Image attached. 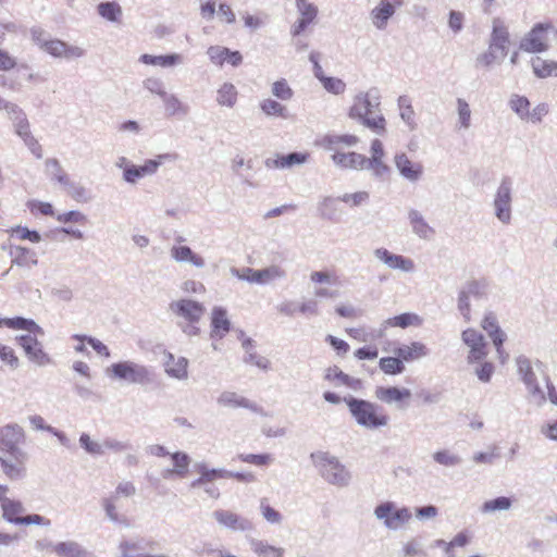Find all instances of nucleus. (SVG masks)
I'll list each match as a JSON object with an SVG mask.
<instances>
[{"label":"nucleus","instance_id":"1","mask_svg":"<svg viewBox=\"0 0 557 557\" xmlns=\"http://www.w3.org/2000/svg\"><path fill=\"white\" fill-rule=\"evenodd\" d=\"M25 441V431L18 423H8L0 428V467L12 481L26 476L28 454L22 448Z\"/></svg>","mask_w":557,"mask_h":557},{"label":"nucleus","instance_id":"2","mask_svg":"<svg viewBox=\"0 0 557 557\" xmlns=\"http://www.w3.org/2000/svg\"><path fill=\"white\" fill-rule=\"evenodd\" d=\"M348 115L377 134L385 132V119L381 112V97L376 88L356 95Z\"/></svg>","mask_w":557,"mask_h":557},{"label":"nucleus","instance_id":"3","mask_svg":"<svg viewBox=\"0 0 557 557\" xmlns=\"http://www.w3.org/2000/svg\"><path fill=\"white\" fill-rule=\"evenodd\" d=\"M510 46V35L508 27L499 17L492 22V33L488 39L486 51L475 58V67L490 69L493 65L502 64L507 57Z\"/></svg>","mask_w":557,"mask_h":557},{"label":"nucleus","instance_id":"4","mask_svg":"<svg viewBox=\"0 0 557 557\" xmlns=\"http://www.w3.org/2000/svg\"><path fill=\"white\" fill-rule=\"evenodd\" d=\"M344 401L356 423L364 429L376 430L386 426L389 422V417L380 413V407L374 403L352 396L344 397Z\"/></svg>","mask_w":557,"mask_h":557},{"label":"nucleus","instance_id":"5","mask_svg":"<svg viewBox=\"0 0 557 557\" xmlns=\"http://www.w3.org/2000/svg\"><path fill=\"white\" fill-rule=\"evenodd\" d=\"M319 474L330 484L347 486L351 475L343 463L327 451H317L310 455Z\"/></svg>","mask_w":557,"mask_h":557},{"label":"nucleus","instance_id":"6","mask_svg":"<svg viewBox=\"0 0 557 557\" xmlns=\"http://www.w3.org/2000/svg\"><path fill=\"white\" fill-rule=\"evenodd\" d=\"M107 374L114 380L143 386L150 385L154 381V374L150 368L131 360L112 363L107 369Z\"/></svg>","mask_w":557,"mask_h":557},{"label":"nucleus","instance_id":"7","mask_svg":"<svg viewBox=\"0 0 557 557\" xmlns=\"http://www.w3.org/2000/svg\"><path fill=\"white\" fill-rule=\"evenodd\" d=\"M495 218L504 225H508L512 218V180L504 176L496 188L493 198Z\"/></svg>","mask_w":557,"mask_h":557},{"label":"nucleus","instance_id":"8","mask_svg":"<svg viewBox=\"0 0 557 557\" xmlns=\"http://www.w3.org/2000/svg\"><path fill=\"white\" fill-rule=\"evenodd\" d=\"M374 516L376 519L383 520L387 529L397 530L409 522L412 513L407 507L396 508L393 502H385L375 507Z\"/></svg>","mask_w":557,"mask_h":557},{"label":"nucleus","instance_id":"9","mask_svg":"<svg viewBox=\"0 0 557 557\" xmlns=\"http://www.w3.org/2000/svg\"><path fill=\"white\" fill-rule=\"evenodd\" d=\"M487 284L483 281H471L459 292L458 310L466 321H470V300H481L486 296Z\"/></svg>","mask_w":557,"mask_h":557},{"label":"nucleus","instance_id":"10","mask_svg":"<svg viewBox=\"0 0 557 557\" xmlns=\"http://www.w3.org/2000/svg\"><path fill=\"white\" fill-rule=\"evenodd\" d=\"M17 344L24 349L28 360L38 367H45L52 362L50 356L44 351L40 342L30 334H24L16 337Z\"/></svg>","mask_w":557,"mask_h":557},{"label":"nucleus","instance_id":"11","mask_svg":"<svg viewBox=\"0 0 557 557\" xmlns=\"http://www.w3.org/2000/svg\"><path fill=\"white\" fill-rule=\"evenodd\" d=\"M170 310L185 322L198 323L206 312L202 304L191 299H178L170 304Z\"/></svg>","mask_w":557,"mask_h":557},{"label":"nucleus","instance_id":"12","mask_svg":"<svg viewBox=\"0 0 557 557\" xmlns=\"http://www.w3.org/2000/svg\"><path fill=\"white\" fill-rule=\"evenodd\" d=\"M462 342L470 348L468 355V362L474 363L480 362L487 356V344L484 336L473 330H465L461 334Z\"/></svg>","mask_w":557,"mask_h":557},{"label":"nucleus","instance_id":"13","mask_svg":"<svg viewBox=\"0 0 557 557\" xmlns=\"http://www.w3.org/2000/svg\"><path fill=\"white\" fill-rule=\"evenodd\" d=\"M548 28H550L549 24H536L521 40L520 49L527 52H543L547 50Z\"/></svg>","mask_w":557,"mask_h":557},{"label":"nucleus","instance_id":"14","mask_svg":"<svg viewBox=\"0 0 557 557\" xmlns=\"http://www.w3.org/2000/svg\"><path fill=\"white\" fill-rule=\"evenodd\" d=\"M482 327L487 332L491 337L497 355L504 363L508 359V354L505 352L503 344L507 338L506 333L499 327L497 317L494 312H487L482 321Z\"/></svg>","mask_w":557,"mask_h":557},{"label":"nucleus","instance_id":"15","mask_svg":"<svg viewBox=\"0 0 557 557\" xmlns=\"http://www.w3.org/2000/svg\"><path fill=\"white\" fill-rule=\"evenodd\" d=\"M374 257L392 270H399L405 273H412L416 264L412 259L391 252L386 248H376Z\"/></svg>","mask_w":557,"mask_h":557},{"label":"nucleus","instance_id":"16","mask_svg":"<svg viewBox=\"0 0 557 557\" xmlns=\"http://www.w3.org/2000/svg\"><path fill=\"white\" fill-rule=\"evenodd\" d=\"M394 163L400 176L410 183H417L423 176V165L412 161L405 152H397Z\"/></svg>","mask_w":557,"mask_h":557},{"label":"nucleus","instance_id":"17","mask_svg":"<svg viewBox=\"0 0 557 557\" xmlns=\"http://www.w3.org/2000/svg\"><path fill=\"white\" fill-rule=\"evenodd\" d=\"M296 8L299 13V18L293 24L290 34L296 37L299 36L305 29L314 22L318 16V8L308 0H296Z\"/></svg>","mask_w":557,"mask_h":557},{"label":"nucleus","instance_id":"18","mask_svg":"<svg viewBox=\"0 0 557 557\" xmlns=\"http://www.w3.org/2000/svg\"><path fill=\"white\" fill-rule=\"evenodd\" d=\"M212 516L221 527L234 532L250 531L253 528L250 520L230 510L219 509L213 511Z\"/></svg>","mask_w":557,"mask_h":557},{"label":"nucleus","instance_id":"19","mask_svg":"<svg viewBox=\"0 0 557 557\" xmlns=\"http://www.w3.org/2000/svg\"><path fill=\"white\" fill-rule=\"evenodd\" d=\"M375 397L387 405H397L398 408L404 409L408 407V400L411 397V392L408 388H398L395 386L383 387L379 386L375 389Z\"/></svg>","mask_w":557,"mask_h":557},{"label":"nucleus","instance_id":"20","mask_svg":"<svg viewBox=\"0 0 557 557\" xmlns=\"http://www.w3.org/2000/svg\"><path fill=\"white\" fill-rule=\"evenodd\" d=\"M216 403L225 408H246L253 412L262 413V408H260L256 403L231 391L222 392L218 397Z\"/></svg>","mask_w":557,"mask_h":557},{"label":"nucleus","instance_id":"21","mask_svg":"<svg viewBox=\"0 0 557 557\" xmlns=\"http://www.w3.org/2000/svg\"><path fill=\"white\" fill-rule=\"evenodd\" d=\"M245 272L251 274V276L246 277L247 282L259 284H265L274 280L284 278L286 276L285 270L278 265H271L262 270L245 268Z\"/></svg>","mask_w":557,"mask_h":557},{"label":"nucleus","instance_id":"22","mask_svg":"<svg viewBox=\"0 0 557 557\" xmlns=\"http://www.w3.org/2000/svg\"><path fill=\"white\" fill-rule=\"evenodd\" d=\"M160 164L157 160H147L143 165L133 164L123 174V180L128 184H136L138 180L154 174Z\"/></svg>","mask_w":557,"mask_h":557},{"label":"nucleus","instance_id":"23","mask_svg":"<svg viewBox=\"0 0 557 557\" xmlns=\"http://www.w3.org/2000/svg\"><path fill=\"white\" fill-rule=\"evenodd\" d=\"M187 367L188 360L185 357L175 358L171 352L164 354V369L169 376L186 380L188 377Z\"/></svg>","mask_w":557,"mask_h":557},{"label":"nucleus","instance_id":"24","mask_svg":"<svg viewBox=\"0 0 557 557\" xmlns=\"http://www.w3.org/2000/svg\"><path fill=\"white\" fill-rule=\"evenodd\" d=\"M170 256L178 263H190L198 269H202L206 265L205 259L198 253L194 252L188 246L174 245L170 249Z\"/></svg>","mask_w":557,"mask_h":557},{"label":"nucleus","instance_id":"25","mask_svg":"<svg viewBox=\"0 0 557 557\" xmlns=\"http://www.w3.org/2000/svg\"><path fill=\"white\" fill-rule=\"evenodd\" d=\"M54 554L58 557H92V553L74 540L55 543Z\"/></svg>","mask_w":557,"mask_h":557},{"label":"nucleus","instance_id":"26","mask_svg":"<svg viewBox=\"0 0 557 557\" xmlns=\"http://www.w3.org/2000/svg\"><path fill=\"white\" fill-rule=\"evenodd\" d=\"M309 158L308 153L304 152H290L288 154L277 156L275 159H267L265 166L267 168H277V169H289L295 165H301L307 162Z\"/></svg>","mask_w":557,"mask_h":557},{"label":"nucleus","instance_id":"27","mask_svg":"<svg viewBox=\"0 0 557 557\" xmlns=\"http://www.w3.org/2000/svg\"><path fill=\"white\" fill-rule=\"evenodd\" d=\"M211 337L223 338L231 329V322L227 319L226 309L214 307L211 317Z\"/></svg>","mask_w":557,"mask_h":557},{"label":"nucleus","instance_id":"28","mask_svg":"<svg viewBox=\"0 0 557 557\" xmlns=\"http://www.w3.org/2000/svg\"><path fill=\"white\" fill-rule=\"evenodd\" d=\"M333 162L343 169L363 170L366 157L357 152H335L332 156Z\"/></svg>","mask_w":557,"mask_h":557},{"label":"nucleus","instance_id":"29","mask_svg":"<svg viewBox=\"0 0 557 557\" xmlns=\"http://www.w3.org/2000/svg\"><path fill=\"white\" fill-rule=\"evenodd\" d=\"M408 220L412 232L421 239H430L433 236V227L429 225L420 211L410 209L408 211Z\"/></svg>","mask_w":557,"mask_h":557},{"label":"nucleus","instance_id":"30","mask_svg":"<svg viewBox=\"0 0 557 557\" xmlns=\"http://www.w3.org/2000/svg\"><path fill=\"white\" fill-rule=\"evenodd\" d=\"M395 7L388 0H381L371 11V20L377 29H384L388 20L394 15Z\"/></svg>","mask_w":557,"mask_h":557},{"label":"nucleus","instance_id":"31","mask_svg":"<svg viewBox=\"0 0 557 557\" xmlns=\"http://www.w3.org/2000/svg\"><path fill=\"white\" fill-rule=\"evenodd\" d=\"M139 61L147 65H154L168 69L182 64L184 62V58L178 53H170L164 55H152L145 53L140 55Z\"/></svg>","mask_w":557,"mask_h":557},{"label":"nucleus","instance_id":"32","mask_svg":"<svg viewBox=\"0 0 557 557\" xmlns=\"http://www.w3.org/2000/svg\"><path fill=\"white\" fill-rule=\"evenodd\" d=\"M0 325H5L13 330H24L34 335L42 336L45 334L44 329L34 320L23 317L0 319Z\"/></svg>","mask_w":557,"mask_h":557},{"label":"nucleus","instance_id":"33","mask_svg":"<svg viewBox=\"0 0 557 557\" xmlns=\"http://www.w3.org/2000/svg\"><path fill=\"white\" fill-rule=\"evenodd\" d=\"M150 544H156V541L140 537L132 541H122L119 544V549L122 557L147 556L148 554L141 553L140 550L146 549Z\"/></svg>","mask_w":557,"mask_h":557},{"label":"nucleus","instance_id":"34","mask_svg":"<svg viewBox=\"0 0 557 557\" xmlns=\"http://www.w3.org/2000/svg\"><path fill=\"white\" fill-rule=\"evenodd\" d=\"M403 362L419 359L429 355L426 346L420 342H412L410 345H401L394 349Z\"/></svg>","mask_w":557,"mask_h":557},{"label":"nucleus","instance_id":"35","mask_svg":"<svg viewBox=\"0 0 557 557\" xmlns=\"http://www.w3.org/2000/svg\"><path fill=\"white\" fill-rule=\"evenodd\" d=\"M10 256L12 257V267L16 265L23 268L29 267L30 264L36 265L38 263L36 253L26 247L16 246L11 248Z\"/></svg>","mask_w":557,"mask_h":557},{"label":"nucleus","instance_id":"36","mask_svg":"<svg viewBox=\"0 0 557 557\" xmlns=\"http://www.w3.org/2000/svg\"><path fill=\"white\" fill-rule=\"evenodd\" d=\"M359 141L355 135H325L321 139L324 149L337 152L341 146L351 147Z\"/></svg>","mask_w":557,"mask_h":557},{"label":"nucleus","instance_id":"37","mask_svg":"<svg viewBox=\"0 0 557 557\" xmlns=\"http://www.w3.org/2000/svg\"><path fill=\"white\" fill-rule=\"evenodd\" d=\"M421 323H422V319L418 314L409 313V312L401 313L399 315H396L394 318H389V319L385 320L382 323V329L380 330L379 335L382 336L384 333V330H386V327H388V326H398L401 329H406L410 325H421Z\"/></svg>","mask_w":557,"mask_h":557},{"label":"nucleus","instance_id":"38","mask_svg":"<svg viewBox=\"0 0 557 557\" xmlns=\"http://www.w3.org/2000/svg\"><path fill=\"white\" fill-rule=\"evenodd\" d=\"M165 112L169 116L173 115H187L189 113V107L183 103L175 95L165 94L162 98Z\"/></svg>","mask_w":557,"mask_h":557},{"label":"nucleus","instance_id":"39","mask_svg":"<svg viewBox=\"0 0 557 557\" xmlns=\"http://www.w3.org/2000/svg\"><path fill=\"white\" fill-rule=\"evenodd\" d=\"M46 165V172L51 177V180H55L58 183H60L62 186L70 185V178L67 174L64 172L63 168L61 166L60 162L55 158L47 159L45 162Z\"/></svg>","mask_w":557,"mask_h":557},{"label":"nucleus","instance_id":"40","mask_svg":"<svg viewBox=\"0 0 557 557\" xmlns=\"http://www.w3.org/2000/svg\"><path fill=\"white\" fill-rule=\"evenodd\" d=\"M1 509L3 519L14 524H17V520L22 518L18 515L24 511L22 503L11 498L3 500Z\"/></svg>","mask_w":557,"mask_h":557},{"label":"nucleus","instance_id":"41","mask_svg":"<svg viewBox=\"0 0 557 557\" xmlns=\"http://www.w3.org/2000/svg\"><path fill=\"white\" fill-rule=\"evenodd\" d=\"M532 69L537 77H557V62L543 60L542 58L536 57L532 60Z\"/></svg>","mask_w":557,"mask_h":557},{"label":"nucleus","instance_id":"42","mask_svg":"<svg viewBox=\"0 0 557 557\" xmlns=\"http://www.w3.org/2000/svg\"><path fill=\"white\" fill-rule=\"evenodd\" d=\"M237 89L232 83H224L218 90L216 101L220 106L233 108L237 101Z\"/></svg>","mask_w":557,"mask_h":557},{"label":"nucleus","instance_id":"43","mask_svg":"<svg viewBox=\"0 0 557 557\" xmlns=\"http://www.w3.org/2000/svg\"><path fill=\"white\" fill-rule=\"evenodd\" d=\"M512 506V499L507 496H499L490 500H486L481 506L482 513H493L496 511H507Z\"/></svg>","mask_w":557,"mask_h":557},{"label":"nucleus","instance_id":"44","mask_svg":"<svg viewBox=\"0 0 557 557\" xmlns=\"http://www.w3.org/2000/svg\"><path fill=\"white\" fill-rule=\"evenodd\" d=\"M398 107L400 110V117L407 124L410 131L417 128V123L414 121V110L411 106V101L407 96H400L398 98Z\"/></svg>","mask_w":557,"mask_h":557},{"label":"nucleus","instance_id":"45","mask_svg":"<svg viewBox=\"0 0 557 557\" xmlns=\"http://www.w3.org/2000/svg\"><path fill=\"white\" fill-rule=\"evenodd\" d=\"M432 458L436 463L444 466L446 468H455V467L460 466L462 462V458L459 455H457L448 449H442V450L435 451L432 455Z\"/></svg>","mask_w":557,"mask_h":557},{"label":"nucleus","instance_id":"46","mask_svg":"<svg viewBox=\"0 0 557 557\" xmlns=\"http://www.w3.org/2000/svg\"><path fill=\"white\" fill-rule=\"evenodd\" d=\"M260 109L268 116L275 115L283 119L288 117V111L286 107L271 98L262 100L260 102Z\"/></svg>","mask_w":557,"mask_h":557},{"label":"nucleus","instance_id":"47","mask_svg":"<svg viewBox=\"0 0 557 557\" xmlns=\"http://www.w3.org/2000/svg\"><path fill=\"white\" fill-rule=\"evenodd\" d=\"M98 13L110 22H117L122 15V8L114 1L101 2L98 4Z\"/></svg>","mask_w":557,"mask_h":557},{"label":"nucleus","instance_id":"48","mask_svg":"<svg viewBox=\"0 0 557 557\" xmlns=\"http://www.w3.org/2000/svg\"><path fill=\"white\" fill-rule=\"evenodd\" d=\"M380 368L386 374H400L405 371L404 362L398 356L381 358Z\"/></svg>","mask_w":557,"mask_h":557},{"label":"nucleus","instance_id":"49","mask_svg":"<svg viewBox=\"0 0 557 557\" xmlns=\"http://www.w3.org/2000/svg\"><path fill=\"white\" fill-rule=\"evenodd\" d=\"M509 107L521 120H525L529 115L530 101L523 96L512 95Z\"/></svg>","mask_w":557,"mask_h":557},{"label":"nucleus","instance_id":"50","mask_svg":"<svg viewBox=\"0 0 557 557\" xmlns=\"http://www.w3.org/2000/svg\"><path fill=\"white\" fill-rule=\"evenodd\" d=\"M79 445L87 454L91 456H103L102 442L91 440L87 433H83L79 436Z\"/></svg>","mask_w":557,"mask_h":557},{"label":"nucleus","instance_id":"51","mask_svg":"<svg viewBox=\"0 0 557 557\" xmlns=\"http://www.w3.org/2000/svg\"><path fill=\"white\" fill-rule=\"evenodd\" d=\"M271 92L280 100L287 101L294 96V91L285 78H281L272 84Z\"/></svg>","mask_w":557,"mask_h":557},{"label":"nucleus","instance_id":"52","mask_svg":"<svg viewBox=\"0 0 557 557\" xmlns=\"http://www.w3.org/2000/svg\"><path fill=\"white\" fill-rule=\"evenodd\" d=\"M457 112H458V123L459 127L463 129H468L471 126V110L469 103L462 99H457Z\"/></svg>","mask_w":557,"mask_h":557},{"label":"nucleus","instance_id":"53","mask_svg":"<svg viewBox=\"0 0 557 557\" xmlns=\"http://www.w3.org/2000/svg\"><path fill=\"white\" fill-rule=\"evenodd\" d=\"M102 449H103V455L107 451H112L114 454H121V453L132 449V445L128 442H122V441H119L113 437H106L102 441Z\"/></svg>","mask_w":557,"mask_h":557},{"label":"nucleus","instance_id":"54","mask_svg":"<svg viewBox=\"0 0 557 557\" xmlns=\"http://www.w3.org/2000/svg\"><path fill=\"white\" fill-rule=\"evenodd\" d=\"M171 458L173 460L176 474L178 476H185L190 462L189 456L185 453L176 451L171 455Z\"/></svg>","mask_w":557,"mask_h":557},{"label":"nucleus","instance_id":"55","mask_svg":"<svg viewBox=\"0 0 557 557\" xmlns=\"http://www.w3.org/2000/svg\"><path fill=\"white\" fill-rule=\"evenodd\" d=\"M527 386L530 401L535 404L536 406H542L546 401V395L543 388L540 386L539 382H532Z\"/></svg>","mask_w":557,"mask_h":557},{"label":"nucleus","instance_id":"56","mask_svg":"<svg viewBox=\"0 0 557 557\" xmlns=\"http://www.w3.org/2000/svg\"><path fill=\"white\" fill-rule=\"evenodd\" d=\"M115 500L116 496H110L102 500V507L106 511V516L112 522L126 523V518L121 519L116 512Z\"/></svg>","mask_w":557,"mask_h":557},{"label":"nucleus","instance_id":"57","mask_svg":"<svg viewBox=\"0 0 557 557\" xmlns=\"http://www.w3.org/2000/svg\"><path fill=\"white\" fill-rule=\"evenodd\" d=\"M198 471L199 473H202V479H205L207 483L216 479L227 478V475L232 474V471L224 469H208L205 465H199Z\"/></svg>","mask_w":557,"mask_h":557},{"label":"nucleus","instance_id":"58","mask_svg":"<svg viewBox=\"0 0 557 557\" xmlns=\"http://www.w3.org/2000/svg\"><path fill=\"white\" fill-rule=\"evenodd\" d=\"M320 82L322 83L323 87L334 95H341L345 91L346 85L345 83L336 77H329L323 76Z\"/></svg>","mask_w":557,"mask_h":557},{"label":"nucleus","instance_id":"59","mask_svg":"<svg viewBox=\"0 0 557 557\" xmlns=\"http://www.w3.org/2000/svg\"><path fill=\"white\" fill-rule=\"evenodd\" d=\"M74 339H77L79 342H87L99 355L104 357H110V350L109 348L99 339L86 335H79L75 334L73 335Z\"/></svg>","mask_w":557,"mask_h":557},{"label":"nucleus","instance_id":"60","mask_svg":"<svg viewBox=\"0 0 557 557\" xmlns=\"http://www.w3.org/2000/svg\"><path fill=\"white\" fill-rule=\"evenodd\" d=\"M268 15L265 13H261L259 15L244 14V25L249 28L251 32H255L265 25Z\"/></svg>","mask_w":557,"mask_h":557},{"label":"nucleus","instance_id":"61","mask_svg":"<svg viewBox=\"0 0 557 557\" xmlns=\"http://www.w3.org/2000/svg\"><path fill=\"white\" fill-rule=\"evenodd\" d=\"M364 169L372 170L377 177L383 176L389 171V168L383 162V158H366Z\"/></svg>","mask_w":557,"mask_h":557},{"label":"nucleus","instance_id":"62","mask_svg":"<svg viewBox=\"0 0 557 557\" xmlns=\"http://www.w3.org/2000/svg\"><path fill=\"white\" fill-rule=\"evenodd\" d=\"M65 41L60 39H49L44 50L54 58H63L65 54Z\"/></svg>","mask_w":557,"mask_h":557},{"label":"nucleus","instance_id":"63","mask_svg":"<svg viewBox=\"0 0 557 557\" xmlns=\"http://www.w3.org/2000/svg\"><path fill=\"white\" fill-rule=\"evenodd\" d=\"M228 53V48L221 46H211L207 50V54L209 55L212 63L222 65L226 60V55Z\"/></svg>","mask_w":557,"mask_h":557},{"label":"nucleus","instance_id":"64","mask_svg":"<svg viewBox=\"0 0 557 557\" xmlns=\"http://www.w3.org/2000/svg\"><path fill=\"white\" fill-rule=\"evenodd\" d=\"M478 363V367L474 369L475 375L481 382H490L492 374L494 372L493 363L483 360Z\"/></svg>","mask_w":557,"mask_h":557}]
</instances>
